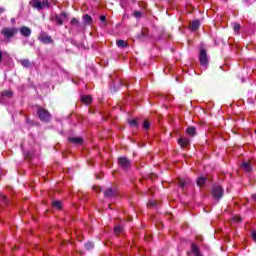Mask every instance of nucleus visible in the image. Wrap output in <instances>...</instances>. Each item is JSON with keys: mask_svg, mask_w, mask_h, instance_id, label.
<instances>
[{"mask_svg": "<svg viewBox=\"0 0 256 256\" xmlns=\"http://www.w3.org/2000/svg\"><path fill=\"white\" fill-rule=\"evenodd\" d=\"M116 44L117 47H119L120 49H124V47H127V42H125V40H117Z\"/></svg>", "mask_w": 256, "mask_h": 256, "instance_id": "21", "label": "nucleus"}, {"mask_svg": "<svg viewBox=\"0 0 256 256\" xmlns=\"http://www.w3.org/2000/svg\"><path fill=\"white\" fill-rule=\"evenodd\" d=\"M19 33V28L15 27H5L1 30V35L5 37V39H13Z\"/></svg>", "mask_w": 256, "mask_h": 256, "instance_id": "2", "label": "nucleus"}, {"mask_svg": "<svg viewBox=\"0 0 256 256\" xmlns=\"http://www.w3.org/2000/svg\"><path fill=\"white\" fill-rule=\"evenodd\" d=\"M30 5L31 7H33V9H37V11H41L42 9L49 7V0H44L43 2L39 0H32L30 1Z\"/></svg>", "mask_w": 256, "mask_h": 256, "instance_id": "3", "label": "nucleus"}, {"mask_svg": "<svg viewBox=\"0 0 256 256\" xmlns=\"http://www.w3.org/2000/svg\"><path fill=\"white\" fill-rule=\"evenodd\" d=\"M191 251L195 256H203V254H201V250L199 249V246H197L195 243H192Z\"/></svg>", "mask_w": 256, "mask_h": 256, "instance_id": "12", "label": "nucleus"}, {"mask_svg": "<svg viewBox=\"0 0 256 256\" xmlns=\"http://www.w3.org/2000/svg\"><path fill=\"white\" fill-rule=\"evenodd\" d=\"M118 165L121 167V169L127 171V169H131V160H129L127 157H120L118 159Z\"/></svg>", "mask_w": 256, "mask_h": 256, "instance_id": "5", "label": "nucleus"}, {"mask_svg": "<svg viewBox=\"0 0 256 256\" xmlns=\"http://www.w3.org/2000/svg\"><path fill=\"white\" fill-rule=\"evenodd\" d=\"M70 23L71 25H79V20H77V18H73Z\"/></svg>", "mask_w": 256, "mask_h": 256, "instance_id": "30", "label": "nucleus"}, {"mask_svg": "<svg viewBox=\"0 0 256 256\" xmlns=\"http://www.w3.org/2000/svg\"><path fill=\"white\" fill-rule=\"evenodd\" d=\"M121 231H123V226L118 225L114 228V232L116 233V235H118V233H121Z\"/></svg>", "mask_w": 256, "mask_h": 256, "instance_id": "29", "label": "nucleus"}, {"mask_svg": "<svg viewBox=\"0 0 256 256\" xmlns=\"http://www.w3.org/2000/svg\"><path fill=\"white\" fill-rule=\"evenodd\" d=\"M223 187L216 185L213 186L212 188V197L213 199H216V201H219V199H221V197H223Z\"/></svg>", "mask_w": 256, "mask_h": 256, "instance_id": "4", "label": "nucleus"}, {"mask_svg": "<svg viewBox=\"0 0 256 256\" xmlns=\"http://www.w3.org/2000/svg\"><path fill=\"white\" fill-rule=\"evenodd\" d=\"M94 191H97V193H99V191H101V187H93Z\"/></svg>", "mask_w": 256, "mask_h": 256, "instance_id": "36", "label": "nucleus"}, {"mask_svg": "<svg viewBox=\"0 0 256 256\" xmlns=\"http://www.w3.org/2000/svg\"><path fill=\"white\" fill-rule=\"evenodd\" d=\"M233 29H234V33H236L237 35H239V29H241V25H239L238 23H235L233 25Z\"/></svg>", "mask_w": 256, "mask_h": 256, "instance_id": "26", "label": "nucleus"}, {"mask_svg": "<svg viewBox=\"0 0 256 256\" xmlns=\"http://www.w3.org/2000/svg\"><path fill=\"white\" fill-rule=\"evenodd\" d=\"M235 221H237L238 223H240L241 217H237V218L235 219Z\"/></svg>", "mask_w": 256, "mask_h": 256, "instance_id": "41", "label": "nucleus"}, {"mask_svg": "<svg viewBox=\"0 0 256 256\" xmlns=\"http://www.w3.org/2000/svg\"><path fill=\"white\" fill-rule=\"evenodd\" d=\"M186 133L188 135H195V133H197V129H195V127L190 126L186 129Z\"/></svg>", "mask_w": 256, "mask_h": 256, "instance_id": "22", "label": "nucleus"}, {"mask_svg": "<svg viewBox=\"0 0 256 256\" xmlns=\"http://www.w3.org/2000/svg\"><path fill=\"white\" fill-rule=\"evenodd\" d=\"M143 129L145 131H149V129H151V123H149V121L145 120L143 123Z\"/></svg>", "mask_w": 256, "mask_h": 256, "instance_id": "25", "label": "nucleus"}, {"mask_svg": "<svg viewBox=\"0 0 256 256\" xmlns=\"http://www.w3.org/2000/svg\"><path fill=\"white\" fill-rule=\"evenodd\" d=\"M252 239H254V241H256V231L252 232Z\"/></svg>", "mask_w": 256, "mask_h": 256, "instance_id": "34", "label": "nucleus"}, {"mask_svg": "<svg viewBox=\"0 0 256 256\" xmlns=\"http://www.w3.org/2000/svg\"><path fill=\"white\" fill-rule=\"evenodd\" d=\"M70 143H73L74 145H82L83 144V139L79 137H71L68 139Z\"/></svg>", "mask_w": 256, "mask_h": 256, "instance_id": "13", "label": "nucleus"}, {"mask_svg": "<svg viewBox=\"0 0 256 256\" xmlns=\"http://www.w3.org/2000/svg\"><path fill=\"white\" fill-rule=\"evenodd\" d=\"M178 143H179V145H181V147H186V145L189 144V139L188 138H180Z\"/></svg>", "mask_w": 256, "mask_h": 256, "instance_id": "19", "label": "nucleus"}, {"mask_svg": "<svg viewBox=\"0 0 256 256\" xmlns=\"http://www.w3.org/2000/svg\"><path fill=\"white\" fill-rule=\"evenodd\" d=\"M0 198H1V201H3V203H8L7 196L1 194Z\"/></svg>", "mask_w": 256, "mask_h": 256, "instance_id": "31", "label": "nucleus"}, {"mask_svg": "<svg viewBox=\"0 0 256 256\" xmlns=\"http://www.w3.org/2000/svg\"><path fill=\"white\" fill-rule=\"evenodd\" d=\"M148 205H150V207H155V205H156V203H155V201H149L148 202Z\"/></svg>", "mask_w": 256, "mask_h": 256, "instance_id": "33", "label": "nucleus"}, {"mask_svg": "<svg viewBox=\"0 0 256 256\" xmlns=\"http://www.w3.org/2000/svg\"><path fill=\"white\" fill-rule=\"evenodd\" d=\"M21 149L24 153V157L25 159H33V157H35V152L33 151H25V143L21 144Z\"/></svg>", "mask_w": 256, "mask_h": 256, "instance_id": "10", "label": "nucleus"}, {"mask_svg": "<svg viewBox=\"0 0 256 256\" xmlns=\"http://www.w3.org/2000/svg\"><path fill=\"white\" fill-rule=\"evenodd\" d=\"M93 247H95V245L93 244V242H88L85 244V248L88 250V251H91V249H93Z\"/></svg>", "mask_w": 256, "mask_h": 256, "instance_id": "28", "label": "nucleus"}, {"mask_svg": "<svg viewBox=\"0 0 256 256\" xmlns=\"http://www.w3.org/2000/svg\"><path fill=\"white\" fill-rule=\"evenodd\" d=\"M201 25V23L199 22V20H194L192 23H191V30L192 31H197V29H199V26Z\"/></svg>", "mask_w": 256, "mask_h": 256, "instance_id": "16", "label": "nucleus"}, {"mask_svg": "<svg viewBox=\"0 0 256 256\" xmlns=\"http://www.w3.org/2000/svg\"><path fill=\"white\" fill-rule=\"evenodd\" d=\"M252 199H253V201L256 202V194H253V195H252Z\"/></svg>", "mask_w": 256, "mask_h": 256, "instance_id": "40", "label": "nucleus"}, {"mask_svg": "<svg viewBox=\"0 0 256 256\" xmlns=\"http://www.w3.org/2000/svg\"><path fill=\"white\" fill-rule=\"evenodd\" d=\"M206 181H207V179L205 177H203V176L199 177L197 179L198 187H203V185H205Z\"/></svg>", "mask_w": 256, "mask_h": 256, "instance_id": "18", "label": "nucleus"}, {"mask_svg": "<svg viewBox=\"0 0 256 256\" xmlns=\"http://www.w3.org/2000/svg\"><path fill=\"white\" fill-rule=\"evenodd\" d=\"M12 97H13V91L5 90L1 93L0 102L7 103V100L11 99Z\"/></svg>", "mask_w": 256, "mask_h": 256, "instance_id": "9", "label": "nucleus"}, {"mask_svg": "<svg viewBox=\"0 0 256 256\" xmlns=\"http://www.w3.org/2000/svg\"><path fill=\"white\" fill-rule=\"evenodd\" d=\"M19 63L22 65V67H31V62L29 61V59H22L19 61Z\"/></svg>", "mask_w": 256, "mask_h": 256, "instance_id": "17", "label": "nucleus"}, {"mask_svg": "<svg viewBox=\"0 0 256 256\" xmlns=\"http://www.w3.org/2000/svg\"><path fill=\"white\" fill-rule=\"evenodd\" d=\"M117 195V190L116 189H112V188H108L105 191V197L111 198V197H116Z\"/></svg>", "mask_w": 256, "mask_h": 256, "instance_id": "14", "label": "nucleus"}, {"mask_svg": "<svg viewBox=\"0 0 256 256\" xmlns=\"http://www.w3.org/2000/svg\"><path fill=\"white\" fill-rule=\"evenodd\" d=\"M83 21H84V23H87L88 25H91V23L93 22V18H91V16L86 14L83 17Z\"/></svg>", "mask_w": 256, "mask_h": 256, "instance_id": "23", "label": "nucleus"}, {"mask_svg": "<svg viewBox=\"0 0 256 256\" xmlns=\"http://www.w3.org/2000/svg\"><path fill=\"white\" fill-rule=\"evenodd\" d=\"M38 39L39 41H41V43H44L45 45H49L53 43V38L46 32L40 33Z\"/></svg>", "mask_w": 256, "mask_h": 256, "instance_id": "6", "label": "nucleus"}, {"mask_svg": "<svg viewBox=\"0 0 256 256\" xmlns=\"http://www.w3.org/2000/svg\"><path fill=\"white\" fill-rule=\"evenodd\" d=\"M179 185H180V187H185V181H180Z\"/></svg>", "mask_w": 256, "mask_h": 256, "instance_id": "37", "label": "nucleus"}, {"mask_svg": "<svg viewBox=\"0 0 256 256\" xmlns=\"http://www.w3.org/2000/svg\"><path fill=\"white\" fill-rule=\"evenodd\" d=\"M67 19V13L62 12L61 14H56L53 17V21L56 22V25H63V21Z\"/></svg>", "mask_w": 256, "mask_h": 256, "instance_id": "8", "label": "nucleus"}, {"mask_svg": "<svg viewBox=\"0 0 256 256\" xmlns=\"http://www.w3.org/2000/svg\"><path fill=\"white\" fill-rule=\"evenodd\" d=\"M3 61V52L0 51V63Z\"/></svg>", "mask_w": 256, "mask_h": 256, "instance_id": "38", "label": "nucleus"}, {"mask_svg": "<svg viewBox=\"0 0 256 256\" xmlns=\"http://www.w3.org/2000/svg\"><path fill=\"white\" fill-rule=\"evenodd\" d=\"M106 20H107V17H105V16L100 17V21L105 22Z\"/></svg>", "mask_w": 256, "mask_h": 256, "instance_id": "35", "label": "nucleus"}, {"mask_svg": "<svg viewBox=\"0 0 256 256\" xmlns=\"http://www.w3.org/2000/svg\"><path fill=\"white\" fill-rule=\"evenodd\" d=\"M52 207L55 209H61L63 207V204L59 200H55L52 202Z\"/></svg>", "mask_w": 256, "mask_h": 256, "instance_id": "20", "label": "nucleus"}, {"mask_svg": "<svg viewBox=\"0 0 256 256\" xmlns=\"http://www.w3.org/2000/svg\"><path fill=\"white\" fill-rule=\"evenodd\" d=\"M81 101H82V103H84L85 105H91V102L93 101V99L91 98L90 95H87V96H82V97H81Z\"/></svg>", "mask_w": 256, "mask_h": 256, "instance_id": "15", "label": "nucleus"}, {"mask_svg": "<svg viewBox=\"0 0 256 256\" xmlns=\"http://www.w3.org/2000/svg\"><path fill=\"white\" fill-rule=\"evenodd\" d=\"M130 127H138L139 123L137 122V119H132L129 121Z\"/></svg>", "mask_w": 256, "mask_h": 256, "instance_id": "27", "label": "nucleus"}, {"mask_svg": "<svg viewBox=\"0 0 256 256\" xmlns=\"http://www.w3.org/2000/svg\"><path fill=\"white\" fill-rule=\"evenodd\" d=\"M199 61L203 67H207V65H209V58L207 57V52H205V49L200 50Z\"/></svg>", "mask_w": 256, "mask_h": 256, "instance_id": "7", "label": "nucleus"}, {"mask_svg": "<svg viewBox=\"0 0 256 256\" xmlns=\"http://www.w3.org/2000/svg\"><path fill=\"white\" fill-rule=\"evenodd\" d=\"M242 167L244 168V171H247V173L251 172V164L248 162H243Z\"/></svg>", "mask_w": 256, "mask_h": 256, "instance_id": "24", "label": "nucleus"}, {"mask_svg": "<svg viewBox=\"0 0 256 256\" xmlns=\"http://www.w3.org/2000/svg\"><path fill=\"white\" fill-rule=\"evenodd\" d=\"M20 33L23 37H31V28L27 26H22L20 28Z\"/></svg>", "mask_w": 256, "mask_h": 256, "instance_id": "11", "label": "nucleus"}, {"mask_svg": "<svg viewBox=\"0 0 256 256\" xmlns=\"http://www.w3.org/2000/svg\"><path fill=\"white\" fill-rule=\"evenodd\" d=\"M37 115L40 121H43L44 123H49L51 121V113L43 107L37 106Z\"/></svg>", "mask_w": 256, "mask_h": 256, "instance_id": "1", "label": "nucleus"}, {"mask_svg": "<svg viewBox=\"0 0 256 256\" xmlns=\"http://www.w3.org/2000/svg\"><path fill=\"white\" fill-rule=\"evenodd\" d=\"M134 17H136V19H139V17H141V12L135 11L134 12Z\"/></svg>", "mask_w": 256, "mask_h": 256, "instance_id": "32", "label": "nucleus"}, {"mask_svg": "<svg viewBox=\"0 0 256 256\" xmlns=\"http://www.w3.org/2000/svg\"><path fill=\"white\" fill-rule=\"evenodd\" d=\"M1 13H5V8L0 7V15H1Z\"/></svg>", "mask_w": 256, "mask_h": 256, "instance_id": "39", "label": "nucleus"}]
</instances>
